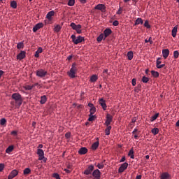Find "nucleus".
<instances>
[{
    "label": "nucleus",
    "instance_id": "nucleus-1",
    "mask_svg": "<svg viewBox=\"0 0 179 179\" xmlns=\"http://www.w3.org/2000/svg\"><path fill=\"white\" fill-rule=\"evenodd\" d=\"M11 98L14 99L16 107L20 108L22 103V95L19 93H14L12 94Z\"/></svg>",
    "mask_w": 179,
    "mask_h": 179
},
{
    "label": "nucleus",
    "instance_id": "nucleus-2",
    "mask_svg": "<svg viewBox=\"0 0 179 179\" xmlns=\"http://www.w3.org/2000/svg\"><path fill=\"white\" fill-rule=\"evenodd\" d=\"M77 64L76 62H73L72 66L70 69V71L68 72V75L70 78H75L76 72L78 71V68L76 67Z\"/></svg>",
    "mask_w": 179,
    "mask_h": 179
},
{
    "label": "nucleus",
    "instance_id": "nucleus-3",
    "mask_svg": "<svg viewBox=\"0 0 179 179\" xmlns=\"http://www.w3.org/2000/svg\"><path fill=\"white\" fill-rule=\"evenodd\" d=\"M71 38H72L73 43L76 45L85 41L84 37H82L80 35H79L76 38V36L75 34H72Z\"/></svg>",
    "mask_w": 179,
    "mask_h": 179
},
{
    "label": "nucleus",
    "instance_id": "nucleus-4",
    "mask_svg": "<svg viewBox=\"0 0 179 179\" xmlns=\"http://www.w3.org/2000/svg\"><path fill=\"white\" fill-rule=\"evenodd\" d=\"M70 26L72 27L73 30H76L78 34H82V25H76L75 22H71Z\"/></svg>",
    "mask_w": 179,
    "mask_h": 179
},
{
    "label": "nucleus",
    "instance_id": "nucleus-5",
    "mask_svg": "<svg viewBox=\"0 0 179 179\" xmlns=\"http://www.w3.org/2000/svg\"><path fill=\"white\" fill-rule=\"evenodd\" d=\"M37 155H38V160L39 161H41V160L43 159L44 162H47V158H45V157H44V152H43V150L38 149L37 150Z\"/></svg>",
    "mask_w": 179,
    "mask_h": 179
},
{
    "label": "nucleus",
    "instance_id": "nucleus-6",
    "mask_svg": "<svg viewBox=\"0 0 179 179\" xmlns=\"http://www.w3.org/2000/svg\"><path fill=\"white\" fill-rule=\"evenodd\" d=\"M47 71L43 70V69H40L39 70L36 71V76L38 77L44 78L47 76Z\"/></svg>",
    "mask_w": 179,
    "mask_h": 179
},
{
    "label": "nucleus",
    "instance_id": "nucleus-7",
    "mask_svg": "<svg viewBox=\"0 0 179 179\" xmlns=\"http://www.w3.org/2000/svg\"><path fill=\"white\" fill-rule=\"evenodd\" d=\"M101 175V173L99 169H95L92 172V176L94 178V179H100Z\"/></svg>",
    "mask_w": 179,
    "mask_h": 179
},
{
    "label": "nucleus",
    "instance_id": "nucleus-8",
    "mask_svg": "<svg viewBox=\"0 0 179 179\" xmlns=\"http://www.w3.org/2000/svg\"><path fill=\"white\" fill-rule=\"evenodd\" d=\"M94 170V165L91 164V165H89L88 168L84 171L83 173L85 174L86 176H89L90 174L92 173V172Z\"/></svg>",
    "mask_w": 179,
    "mask_h": 179
},
{
    "label": "nucleus",
    "instance_id": "nucleus-9",
    "mask_svg": "<svg viewBox=\"0 0 179 179\" xmlns=\"http://www.w3.org/2000/svg\"><path fill=\"white\" fill-rule=\"evenodd\" d=\"M95 10H99L102 13L106 12V6L104 4H98L94 7Z\"/></svg>",
    "mask_w": 179,
    "mask_h": 179
},
{
    "label": "nucleus",
    "instance_id": "nucleus-10",
    "mask_svg": "<svg viewBox=\"0 0 179 179\" xmlns=\"http://www.w3.org/2000/svg\"><path fill=\"white\" fill-rule=\"evenodd\" d=\"M113 116H111L109 113H108L107 116H106V121L105 122V125L108 127L109 125H110L111 122L113 121Z\"/></svg>",
    "mask_w": 179,
    "mask_h": 179
},
{
    "label": "nucleus",
    "instance_id": "nucleus-11",
    "mask_svg": "<svg viewBox=\"0 0 179 179\" xmlns=\"http://www.w3.org/2000/svg\"><path fill=\"white\" fill-rule=\"evenodd\" d=\"M129 164L127 162L123 163L118 169V173H123L127 169Z\"/></svg>",
    "mask_w": 179,
    "mask_h": 179
},
{
    "label": "nucleus",
    "instance_id": "nucleus-12",
    "mask_svg": "<svg viewBox=\"0 0 179 179\" xmlns=\"http://www.w3.org/2000/svg\"><path fill=\"white\" fill-rule=\"evenodd\" d=\"M99 103L103 108V110H106L107 108L106 104V100H104L103 98L99 99Z\"/></svg>",
    "mask_w": 179,
    "mask_h": 179
},
{
    "label": "nucleus",
    "instance_id": "nucleus-13",
    "mask_svg": "<svg viewBox=\"0 0 179 179\" xmlns=\"http://www.w3.org/2000/svg\"><path fill=\"white\" fill-rule=\"evenodd\" d=\"M18 174V172L16 169H14L12 171V172L10 173V175L8 176V179H13L15 177H16Z\"/></svg>",
    "mask_w": 179,
    "mask_h": 179
},
{
    "label": "nucleus",
    "instance_id": "nucleus-14",
    "mask_svg": "<svg viewBox=\"0 0 179 179\" xmlns=\"http://www.w3.org/2000/svg\"><path fill=\"white\" fill-rule=\"evenodd\" d=\"M112 31L111 29L107 28L103 31L104 35V40H106V38L108 37L110 35H111Z\"/></svg>",
    "mask_w": 179,
    "mask_h": 179
},
{
    "label": "nucleus",
    "instance_id": "nucleus-15",
    "mask_svg": "<svg viewBox=\"0 0 179 179\" xmlns=\"http://www.w3.org/2000/svg\"><path fill=\"white\" fill-rule=\"evenodd\" d=\"M43 26H44L43 23L42 22L38 23L34 27L33 31L36 32L38 29H41V27H43Z\"/></svg>",
    "mask_w": 179,
    "mask_h": 179
},
{
    "label": "nucleus",
    "instance_id": "nucleus-16",
    "mask_svg": "<svg viewBox=\"0 0 179 179\" xmlns=\"http://www.w3.org/2000/svg\"><path fill=\"white\" fill-rule=\"evenodd\" d=\"M169 55H170V50L169 49L162 50V55L164 59L168 58Z\"/></svg>",
    "mask_w": 179,
    "mask_h": 179
},
{
    "label": "nucleus",
    "instance_id": "nucleus-17",
    "mask_svg": "<svg viewBox=\"0 0 179 179\" xmlns=\"http://www.w3.org/2000/svg\"><path fill=\"white\" fill-rule=\"evenodd\" d=\"M160 178L161 179H171V175L167 172L162 173L160 176Z\"/></svg>",
    "mask_w": 179,
    "mask_h": 179
},
{
    "label": "nucleus",
    "instance_id": "nucleus-18",
    "mask_svg": "<svg viewBox=\"0 0 179 179\" xmlns=\"http://www.w3.org/2000/svg\"><path fill=\"white\" fill-rule=\"evenodd\" d=\"M26 57V53L24 51H21L20 53L17 56V59L22 60Z\"/></svg>",
    "mask_w": 179,
    "mask_h": 179
},
{
    "label": "nucleus",
    "instance_id": "nucleus-19",
    "mask_svg": "<svg viewBox=\"0 0 179 179\" xmlns=\"http://www.w3.org/2000/svg\"><path fill=\"white\" fill-rule=\"evenodd\" d=\"M87 151H88V150L87 149L86 147H82L78 150V154H80V155H85L87 152Z\"/></svg>",
    "mask_w": 179,
    "mask_h": 179
},
{
    "label": "nucleus",
    "instance_id": "nucleus-20",
    "mask_svg": "<svg viewBox=\"0 0 179 179\" xmlns=\"http://www.w3.org/2000/svg\"><path fill=\"white\" fill-rule=\"evenodd\" d=\"M55 13L54 10L49 11L46 15L47 19H48L49 20H52V17L55 15Z\"/></svg>",
    "mask_w": 179,
    "mask_h": 179
},
{
    "label": "nucleus",
    "instance_id": "nucleus-21",
    "mask_svg": "<svg viewBox=\"0 0 179 179\" xmlns=\"http://www.w3.org/2000/svg\"><path fill=\"white\" fill-rule=\"evenodd\" d=\"M178 26L176 25L175 26L173 29H172V36L173 38H175L177 35V32H178Z\"/></svg>",
    "mask_w": 179,
    "mask_h": 179
},
{
    "label": "nucleus",
    "instance_id": "nucleus-22",
    "mask_svg": "<svg viewBox=\"0 0 179 179\" xmlns=\"http://www.w3.org/2000/svg\"><path fill=\"white\" fill-rule=\"evenodd\" d=\"M43 52L42 48H38V49L35 52L34 57L36 58H38L39 54H41Z\"/></svg>",
    "mask_w": 179,
    "mask_h": 179
},
{
    "label": "nucleus",
    "instance_id": "nucleus-23",
    "mask_svg": "<svg viewBox=\"0 0 179 179\" xmlns=\"http://www.w3.org/2000/svg\"><path fill=\"white\" fill-rule=\"evenodd\" d=\"M46 102H47V96H45V95L41 96L40 103L45 104Z\"/></svg>",
    "mask_w": 179,
    "mask_h": 179
},
{
    "label": "nucleus",
    "instance_id": "nucleus-24",
    "mask_svg": "<svg viewBox=\"0 0 179 179\" xmlns=\"http://www.w3.org/2000/svg\"><path fill=\"white\" fill-rule=\"evenodd\" d=\"M14 150V146L13 145H10L7 148L6 150V153L10 154L12 152V151Z\"/></svg>",
    "mask_w": 179,
    "mask_h": 179
},
{
    "label": "nucleus",
    "instance_id": "nucleus-25",
    "mask_svg": "<svg viewBox=\"0 0 179 179\" xmlns=\"http://www.w3.org/2000/svg\"><path fill=\"white\" fill-rule=\"evenodd\" d=\"M134 57V53L133 51H129L127 52V59L129 60H131Z\"/></svg>",
    "mask_w": 179,
    "mask_h": 179
},
{
    "label": "nucleus",
    "instance_id": "nucleus-26",
    "mask_svg": "<svg viewBox=\"0 0 179 179\" xmlns=\"http://www.w3.org/2000/svg\"><path fill=\"white\" fill-rule=\"evenodd\" d=\"M99 141H96V143H94L92 145V150H96L99 148Z\"/></svg>",
    "mask_w": 179,
    "mask_h": 179
},
{
    "label": "nucleus",
    "instance_id": "nucleus-27",
    "mask_svg": "<svg viewBox=\"0 0 179 179\" xmlns=\"http://www.w3.org/2000/svg\"><path fill=\"white\" fill-rule=\"evenodd\" d=\"M111 128V126L108 125L105 129V134L106 136H109L110 134Z\"/></svg>",
    "mask_w": 179,
    "mask_h": 179
},
{
    "label": "nucleus",
    "instance_id": "nucleus-28",
    "mask_svg": "<svg viewBox=\"0 0 179 179\" xmlns=\"http://www.w3.org/2000/svg\"><path fill=\"white\" fill-rule=\"evenodd\" d=\"M140 24H143V20L141 19V17H138L137 20L135 21V25H138Z\"/></svg>",
    "mask_w": 179,
    "mask_h": 179
},
{
    "label": "nucleus",
    "instance_id": "nucleus-29",
    "mask_svg": "<svg viewBox=\"0 0 179 179\" xmlns=\"http://www.w3.org/2000/svg\"><path fill=\"white\" fill-rule=\"evenodd\" d=\"M159 129L158 128H153L152 129V135L156 136L159 134Z\"/></svg>",
    "mask_w": 179,
    "mask_h": 179
},
{
    "label": "nucleus",
    "instance_id": "nucleus-30",
    "mask_svg": "<svg viewBox=\"0 0 179 179\" xmlns=\"http://www.w3.org/2000/svg\"><path fill=\"white\" fill-rule=\"evenodd\" d=\"M128 156H130L131 159H134V151L133 149L130 150L128 152Z\"/></svg>",
    "mask_w": 179,
    "mask_h": 179
},
{
    "label": "nucleus",
    "instance_id": "nucleus-31",
    "mask_svg": "<svg viewBox=\"0 0 179 179\" xmlns=\"http://www.w3.org/2000/svg\"><path fill=\"white\" fill-rule=\"evenodd\" d=\"M159 115V113H155V115H153L152 117H151L150 121H151V122H154L155 120H156L158 118Z\"/></svg>",
    "mask_w": 179,
    "mask_h": 179
},
{
    "label": "nucleus",
    "instance_id": "nucleus-32",
    "mask_svg": "<svg viewBox=\"0 0 179 179\" xmlns=\"http://www.w3.org/2000/svg\"><path fill=\"white\" fill-rule=\"evenodd\" d=\"M31 172V170L29 168H26L24 169V176H27Z\"/></svg>",
    "mask_w": 179,
    "mask_h": 179
},
{
    "label": "nucleus",
    "instance_id": "nucleus-33",
    "mask_svg": "<svg viewBox=\"0 0 179 179\" xmlns=\"http://www.w3.org/2000/svg\"><path fill=\"white\" fill-rule=\"evenodd\" d=\"M151 73H152V76L155 77V78H157V77L159 76V73L157 72V71H152Z\"/></svg>",
    "mask_w": 179,
    "mask_h": 179
},
{
    "label": "nucleus",
    "instance_id": "nucleus-34",
    "mask_svg": "<svg viewBox=\"0 0 179 179\" xmlns=\"http://www.w3.org/2000/svg\"><path fill=\"white\" fill-rule=\"evenodd\" d=\"M103 38H104V34H101L100 35H99V36L97 38V41L99 43L101 42V41L103 40Z\"/></svg>",
    "mask_w": 179,
    "mask_h": 179
},
{
    "label": "nucleus",
    "instance_id": "nucleus-35",
    "mask_svg": "<svg viewBox=\"0 0 179 179\" xmlns=\"http://www.w3.org/2000/svg\"><path fill=\"white\" fill-rule=\"evenodd\" d=\"M96 110V109L95 106L91 108V109L90 110V115H93L94 114H95Z\"/></svg>",
    "mask_w": 179,
    "mask_h": 179
},
{
    "label": "nucleus",
    "instance_id": "nucleus-36",
    "mask_svg": "<svg viewBox=\"0 0 179 179\" xmlns=\"http://www.w3.org/2000/svg\"><path fill=\"white\" fill-rule=\"evenodd\" d=\"M0 124L1 126L6 125V118H1L0 120Z\"/></svg>",
    "mask_w": 179,
    "mask_h": 179
},
{
    "label": "nucleus",
    "instance_id": "nucleus-37",
    "mask_svg": "<svg viewBox=\"0 0 179 179\" xmlns=\"http://www.w3.org/2000/svg\"><path fill=\"white\" fill-rule=\"evenodd\" d=\"M61 28H62V27H61L60 25H57V26H55V27H54V31H55V32H59V31H61Z\"/></svg>",
    "mask_w": 179,
    "mask_h": 179
},
{
    "label": "nucleus",
    "instance_id": "nucleus-38",
    "mask_svg": "<svg viewBox=\"0 0 179 179\" xmlns=\"http://www.w3.org/2000/svg\"><path fill=\"white\" fill-rule=\"evenodd\" d=\"M98 80V77L96 75H93L91 78L90 80L91 82L94 83L96 82Z\"/></svg>",
    "mask_w": 179,
    "mask_h": 179
},
{
    "label": "nucleus",
    "instance_id": "nucleus-39",
    "mask_svg": "<svg viewBox=\"0 0 179 179\" xmlns=\"http://www.w3.org/2000/svg\"><path fill=\"white\" fill-rule=\"evenodd\" d=\"M173 57L175 59H178L179 57V51L178 50L173 51Z\"/></svg>",
    "mask_w": 179,
    "mask_h": 179
},
{
    "label": "nucleus",
    "instance_id": "nucleus-40",
    "mask_svg": "<svg viewBox=\"0 0 179 179\" xmlns=\"http://www.w3.org/2000/svg\"><path fill=\"white\" fill-rule=\"evenodd\" d=\"M95 118H96V117L94 115L90 114L89 115L88 121L89 122H92L95 120Z\"/></svg>",
    "mask_w": 179,
    "mask_h": 179
},
{
    "label": "nucleus",
    "instance_id": "nucleus-41",
    "mask_svg": "<svg viewBox=\"0 0 179 179\" xmlns=\"http://www.w3.org/2000/svg\"><path fill=\"white\" fill-rule=\"evenodd\" d=\"M75 0H69L68 6H73L75 5Z\"/></svg>",
    "mask_w": 179,
    "mask_h": 179
},
{
    "label": "nucleus",
    "instance_id": "nucleus-42",
    "mask_svg": "<svg viewBox=\"0 0 179 179\" xmlns=\"http://www.w3.org/2000/svg\"><path fill=\"white\" fill-rule=\"evenodd\" d=\"M10 7H12L14 9L17 8V2L16 1H12L10 3Z\"/></svg>",
    "mask_w": 179,
    "mask_h": 179
},
{
    "label": "nucleus",
    "instance_id": "nucleus-43",
    "mask_svg": "<svg viewBox=\"0 0 179 179\" xmlns=\"http://www.w3.org/2000/svg\"><path fill=\"white\" fill-rule=\"evenodd\" d=\"M150 80L149 78L146 77V76H143V78H142V81L143 83H148Z\"/></svg>",
    "mask_w": 179,
    "mask_h": 179
},
{
    "label": "nucleus",
    "instance_id": "nucleus-44",
    "mask_svg": "<svg viewBox=\"0 0 179 179\" xmlns=\"http://www.w3.org/2000/svg\"><path fill=\"white\" fill-rule=\"evenodd\" d=\"M52 177L55 179H61L59 174L57 173H53Z\"/></svg>",
    "mask_w": 179,
    "mask_h": 179
},
{
    "label": "nucleus",
    "instance_id": "nucleus-45",
    "mask_svg": "<svg viewBox=\"0 0 179 179\" xmlns=\"http://www.w3.org/2000/svg\"><path fill=\"white\" fill-rule=\"evenodd\" d=\"M144 27H147V29H150V25L149 21L146 20L144 23Z\"/></svg>",
    "mask_w": 179,
    "mask_h": 179
},
{
    "label": "nucleus",
    "instance_id": "nucleus-46",
    "mask_svg": "<svg viewBox=\"0 0 179 179\" xmlns=\"http://www.w3.org/2000/svg\"><path fill=\"white\" fill-rule=\"evenodd\" d=\"M133 135H136V134H141V131L139 130H138L137 129H134L133 130V132H132Z\"/></svg>",
    "mask_w": 179,
    "mask_h": 179
},
{
    "label": "nucleus",
    "instance_id": "nucleus-47",
    "mask_svg": "<svg viewBox=\"0 0 179 179\" xmlns=\"http://www.w3.org/2000/svg\"><path fill=\"white\" fill-rule=\"evenodd\" d=\"M24 47V43H18L17 45V49H22Z\"/></svg>",
    "mask_w": 179,
    "mask_h": 179
},
{
    "label": "nucleus",
    "instance_id": "nucleus-48",
    "mask_svg": "<svg viewBox=\"0 0 179 179\" xmlns=\"http://www.w3.org/2000/svg\"><path fill=\"white\" fill-rule=\"evenodd\" d=\"M96 166H97L99 169H101L104 168V164H103V163H98V164L96 165Z\"/></svg>",
    "mask_w": 179,
    "mask_h": 179
},
{
    "label": "nucleus",
    "instance_id": "nucleus-49",
    "mask_svg": "<svg viewBox=\"0 0 179 179\" xmlns=\"http://www.w3.org/2000/svg\"><path fill=\"white\" fill-rule=\"evenodd\" d=\"M5 168V164H0V172H2L3 169Z\"/></svg>",
    "mask_w": 179,
    "mask_h": 179
},
{
    "label": "nucleus",
    "instance_id": "nucleus-50",
    "mask_svg": "<svg viewBox=\"0 0 179 179\" xmlns=\"http://www.w3.org/2000/svg\"><path fill=\"white\" fill-rule=\"evenodd\" d=\"M162 62L160 61V57H158V59H157V68L158 66H159L161 64Z\"/></svg>",
    "mask_w": 179,
    "mask_h": 179
},
{
    "label": "nucleus",
    "instance_id": "nucleus-51",
    "mask_svg": "<svg viewBox=\"0 0 179 179\" xmlns=\"http://www.w3.org/2000/svg\"><path fill=\"white\" fill-rule=\"evenodd\" d=\"M33 88V85H27L26 90H31Z\"/></svg>",
    "mask_w": 179,
    "mask_h": 179
},
{
    "label": "nucleus",
    "instance_id": "nucleus-52",
    "mask_svg": "<svg viewBox=\"0 0 179 179\" xmlns=\"http://www.w3.org/2000/svg\"><path fill=\"white\" fill-rule=\"evenodd\" d=\"M136 78H133L132 79V85L133 86H136Z\"/></svg>",
    "mask_w": 179,
    "mask_h": 179
},
{
    "label": "nucleus",
    "instance_id": "nucleus-53",
    "mask_svg": "<svg viewBox=\"0 0 179 179\" xmlns=\"http://www.w3.org/2000/svg\"><path fill=\"white\" fill-rule=\"evenodd\" d=\"M122 13V9L121 8V7H120V8L118 9L117 14V15H121Z\"/></svg>",
    "mask_w": 179,
    "mask_h": 179
},
{
    "label": "nucleus",
    "instance_id": "nucleus-54",
    "mask_svg": "<svg viewBox=\"0 0 179 179\" xmlns=\"http://www.w3.org/2000/svg\"><path fill=\"white\" fill-rule=\"evenodd\" d=\"M166 66V64H162V65L159 64L157 66V69H163L164 66Z\"/></svg>",
    "mask_w": 179,
    "mask_h": 179
},
{
    "label": "nucleus",
    "instance_id": "nucleus-55",
    "mask_svg": "<svg viewBox=\"0 0 179 179\" xmlns=\"http://www.w3.org/2000/svg\"><path fill=\"white\" fill-rule=\"evenodd\" d=\"M65 137H66V138H71V133H66V134H65Z\"/></svg>",
    "mask_w": 179,
    "mask_h": 179
},
{
    "label": "nucleus",
    "instance_id": "nucleus-56",
    "mask_svg": "<svg viewBox=\"0 0 179 179\" xmlns=\"http://www.w3.org/2000/svg\"><path fill=\"white\" fill-rule=\"evenodd\" d=\"M113 25H114V26H117V25H119V22H118L117 20H115V21L113 22Z\"/></svg>",
    "mask_w": 179,
    "mask_h": 179
},
{
    "label": "nucleus",
    "instance_id": "nucleus-57",
    "mask_svg": "<svg viewBox=\"0 0 179 179\" xmlns=\"http://www.w3.org/2000/svg\"><path fill=\"white\" fill-rule=\"evenodd\" d=\"M17 132L16 131V130H14L13 131L11 132V135L13 136H17Z\"/></svg>",
    "mask_w": 179,
    "mask_h": 179
},
{
    "label": "nucleus",
    "instance_id": "nucleus-58",
    "mask_svg": "<svg viewBox=\"0 0 179 179\" xmlns=\"http://www.w3.org/2000/svg\"><path fill=\"white\" fill-rule=\"evenodd\" d=\"M88 107L89 108H93L94 107V104L91 103H88Z\"/></svg>",
    "mask_w": 179,
    "mask_h": 179
},
{
    "label": "nucleus",
    "instance_id": "nucleus-59",
    "mask_svg": "<svg viewBox=\"0 0 179 179\" xmlns=\"http://www.w3.org/2000/svg\"><path fill=\"white\" fill-rule=\"evenodd\" d=\"M64 171H66L67 173H71V169H64Z\"/></svg>",
    "mask_w": 179,
    "mask_h": 179
},
{
    "label": "nucleus",
    "instance_id": "nucleus-60",
    "mask_svg": "<svg viewBox=\"0 0 179 179\" xmlns=\"http://www.w3.org/2000/svg\"><path fill=\"white\" fill-rule=\"evenodd\" d=\"M138 136H139V134H134V138L135 139H138V137H139Z\"/></svg>",
    "mask_w": 179,
    "mask_h": 179
},
{
    "label": "nucleus",
    "instance_id": "nucleus-61",
    "mask_svg": "<svg viewBox=\"0 0 179 179\" xmlns=\"http://www.w3.org/2000/svg\"><path fill=\"white\" fill-rule=\"evenodd\" d=\"M142 178V176L141 175H137L136 179H141Z\"/></svg>",
    "mask_w": 179,
    "mask_h": 179
},
{
    "label": "nucleus",
    "instance_id": "nucleus-62",
    "mask_svg": "<svg viewBox=\"0 0 179 179\" xmlns=\"http://www.w3.org/2000/svg\"><path fill=\"white\" fill-rule=\"evenodd\" d=\"M125 161V157H123L121 159H120V162H124Z\"/></svg>",
    "mask_w": 179,
    "mask_h": 179
},
{
    "label": "nucleus",
    "instance_id": "nucleus-63",
    "mask_svg": "<svg viewBox=\"0 0 179 179\" xmlns=\"http://www.w3.org/2000/svg\"><path fill=\"white\" fill-rule=\"evenodd\" d=\"M80 3H86L87 0H80Z\"/></svg>",
    "mask_w": 179,
    "mask_h": 179
},
{
    "label": "nucleus",
    "instance_id": "nucleus-64",
    "mask_svg": "<svg viewBox=\"0 0 179 179\" xmlns=\"http://www.w3.org/2000/svg\"><path fill=\"white\" fill-rule=\"evenodd\" d=\"M72 58H73V56H72V55H69V56L67 57V59H68L69 60H71Z\"/></svg>",
    "mask_w": 179,
    "mask_h": 179
}]
</instances>
